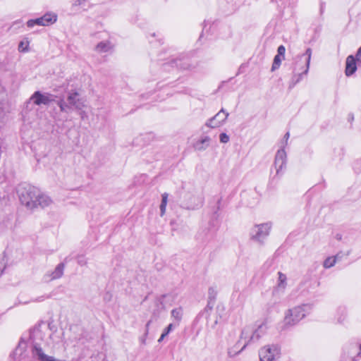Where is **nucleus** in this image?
<instances>
[{
    "label": "nucleus",
    "mask_w": 361,
    "mask_h": 361,
    "mask_svg": "<svg viewBox=\"0 0 361 361\" xmlns=\"http://www.w3.org/2000/svg\"><path fill=\"white\" fill-rule=\"evenodd\" d=\"M17 192L20 202L30 209L38 207L44 208L51 202L49 196L42 194L37 188L25 183L18 185Z\"/></svg>",
    "instance_id": "obj_1"
},
{
    "label": "nucleus",
    "mask_w": 361,
    "mask_h": 361,
    "mask_svg": "<svg viewBox=\"0 0 361 361\" xmlns=\"http://www.w3.org/2000/svg\"><path fill=\"white\" fill-rule=\"evenodd\" d=\"M267 329V326L265 322L258 325L255 329L250 326H247L243 328L241 331L240 338L233 346V348L237 350L240 347L243 341H244V343L240 349L237 352H235V354L242 352L248 345L257 343L266 334Z\"/></svg>",
    "instance_id": "obj_2"
},
{
    "label": "nucleus",
    "mask_w": 361,
    "mask_h": 361,
    "mask_svg": "<svg viewBox=\"0 0 361 361\" xmlns=\"http://www.w3.org/2000/svg\"><path fill=\"white\" fill-rule=\"evenodd\" d=\"M312 56V49L307 48L305 52L298 56L295 59L293 66V75L289 82L288 88L292 89L302 80V76L308 73L310 60Z\"/></svg>",
    "instance_id": "obj_3"
},
{
    "label": "nucleus",
    "mask_w": 361,
    "mask_h": 361,
    "mask_svg": "<svg viewBox=\"0 0 361 361\" xmlns=\"http://www.w3.org/2000/svg\"><path fill=\"white\" fill-rule=\"evenodd\" d=\"M311 308V305L303 304L288 310L280 326L281 331L287 330L298 324L309 313Z\"/></svg>",
    "instance_id": "obj_4"
},
{
    "label": "nucleus",
    "mask_w": 361,
    "mask_h": 361,
    "mask_svg": "<svg viewBox=\"0 0 361 361\" xmlns=\"http://www.w3.org/2000/svg\"><path fill=\"white\" fill-rule=\"evenodd\" d=\"M60 110L63 112H69L75 109L82 110L85 107L84 102L77 92H69L67 97V102L63 99H60L56 102Z\"/></svg>",
    "instance_id": "obj_5"
},
{
    "label": "nucleus",
    "mask_w": 361,
    "mask_h": 361,
    "mask_svg": "<svg viewBox=\"0 0 361 361\" xmlns=\"http://www.w3.org/2000/svg\"><path fill=\"white\" fill-rule=\"evenodd\" d=\"M281 348L277 344L267 345L259 350L260 361H274L279 357Z\"/></svg>",
    "instance_id": "obj_6"
},
{
    "label": "nucleus",
    "mask_w": 361,
    "mask_h": 361,
    "mask_svg": "<svg viewBox=\"0 0 361 361\" xmlns=\"http://www.w3.org/2000/svg\"><path fill=\"white\" fill-rule=\"evenodd\" d=\"M271 228V223L267 222L255 225L251 231V238L259 243H262L269 235Z\"/></svg>",
    "instance_id": "obj_7"
},
{
    "label": "nucleus",
    "mask_w": 361,
    "mask_h": 361,
    "mask_svg": "<svg viewBox=\"0 0 361 361\" xmlns=\"http://www.w3.org/2000/svg\"><path fill=\"white\" fill-rule=\"evenodd\" d=\"M55 96L49 93H42L40 91H35L29 100L26 102V107H28L29 104L32 102L34 104L40 106H48L51 102L55 101Z\"/></svg>",
    "instance_id": "obj_8"
},
{
    "label": "nucleus",
    "mask_w": 361,
    "mask_h": 361,
    "mask_svg": "<svg viewBox=\"0 0 361 361\" xmlns=\"http://www.w3.org/2000/svg\"><path fill=\"white\" fill-rule=\"evenodd\" d=\"M287 163V154L284 149V146H282L279 149L275 155L274 166L276 169V175L281 176L283 173V170L286 169Z\"/></svg>",
    "instance_id": "obj_9"
},
{
    "label": "nucleus",
    "mask_w": 361,
    "mask_h": 361,
    "mask_svg": "<svg viewBox=\"0 0 361 361\" xmlns=\"http://www.w3.org/2000/svg\"><path fill=\"white\" fill-rule=\"evenodd\" d=\"M287 163V154L284 149V146H282L279 149L275 155L274 166L276 169V175L281 176L283 173V170L286 169Z\"/></svg>",
    "instance_id": "obj_10"
},
{
    "label": "nucleus",
    "mask_w": 361,
    "mask_h": 361,
    "mask_svg": "<svg viewBox=\"0 0 361 361\" xmlns=\"http://www.w3.org/2000/svg\"><path fill=\"white\" fill-rule=\"evenodd\" d=\"M56 19L57 17L56 15L46 13L40 18L29 20L27 22V26L28 27H32L35 25L47 26L55 23Z\"/></svg>",
    "instance_id": "obj_11"
},
{
    "label": "nucleus",
    "mask_w": 361,
    "mask_h": 361,
    "mask_svg": "<svg viewBox=\"0 0 361 361\" xmlns=\"http://www.w3.org/2000/svg\"><path fill=\"white\" fill-rule=\"evenodd\" d=\"M184 201L188 209H195L203 204V197L200 195L188 193L184 197Z\"/></svg>",
    "instance_id": "obj_12"
},
{
    "label": "nucleus",
    "mask_w": 361,
    "mask_h": 361,
    "mask_svg": "<svg viewBox=\"0 0 361 361\" xmlns=\"http://www.w3.org/2000/svg\"><path fill=\"white\" fill-rule=\"evenodd\" d=\"M228 115V112L221 109L214 116L207 121L206 126L212 128H217L224 123Z\"/></svg>",
    "instance_id": "obj_13"
},
{
    "label": "nucleus",
    "mask_w": 361,
    "mask_h": 361,
    "mask_svg": "<svg viewBox=\"0 0 361 361\" xmlns=\"http://www.w3.org/2000/svg\"><path fill=\"white\" fill-rule=\"evenodd\" d=\"M357 59L353 55H349L346 58L345 73L347 76H350L355 73L357 70Z\"/></svg>",
    "instance_id": "obj_14"
},
{
    "label": "nucleus",
    "mask_w": 361,
    "mask_h": 361,
    "mask_svg": "<svg viewBox=\"0 0 361 361\" xmlns=\"http://www.w3.org/2000/svg\"><path fill=\"white\" fill-rule=\"evenodd\" d=\"M210 142L211 138L207 135H204L194 143L193 147L197 151H204L209 147Z\"/></svg>",
    "instance_id": "obj_15"
},
{
    "label": "nucleus",
    "mask_w": 361,
    "mask_h": 361,
    "mask_svg": "<svg viewBox=\"0 0 361 361\" xmlns=\"http://www.w3.org/2000/svg\"><path fill=\"white\" fill-rule=\"evenodd\" d=\"M64 268L65 264L63 262L59 263L55 269L50 274H47V276L50 277L49 280L58 279L63 276Z\"/></svg>",
    "instance_id": "obj_16"
},
{
    "label": "nucleus",
    "mask_w": 361,
    "mask_h": 361,
    "mask_svg": "<svg viewBox=\"0 0 361 361\" xmlns=\"http://www.w3.org/2000/svg\"><path fill=\"white\" fill-rule=\"evenodd\" d=\"M171 63L172 66H176V67H177L180 69H183V70H188V69H190L191 67V66L188 63V61L187 59H176L171 61Z\"/></svg>",
    "instance_id": "obj_17"
},
{
    "label": "nucleus",
    "mask_w": 361,
    "mask_h": 361,
    "mask_svg": "<svg viewBox=\"0 0 361 361\" xmlns=\"http://www.w3.org/2000/svg\"><path fill=\"white\" fill-rule=\"evenodd\" d=\"M348 315L347 308L344 306H340L337 308L336 318L338 323H343Z\"/></svg>",
    "instance_id": "obj_18"
},
{
    "label": "nucleus",
    "mask_w": 361,
    "mask_h": 361,
    "mask_svg": "<svg viewBox=\"0 0 361 361\" xmlns=\"http://www.w3.org/2000/svg\"><path fill=\"white\" fill-rule=\"evenodd\" d=\"M212 300H209L205 308L197 314L195 319L196 322H197L202 317H204L206 319L209 317V312L213 308V303H212Z\"/></svg>",
    "instance_id": "obj_19"
},
{
    "label": "nucleus",
    "mask_w": 361,
    "mask_h": 361,
    "mask_svg": "<svg viewBox=\"0 0 361 361\" xmlns=\"http://www.w3.org/2000/svg\"><path fill=\"white\" fill-rule=\"evenodd\" d=\"M111 48L109 42H101L96 46V51L99 53H105L110 50Z\"/></svg>",
    "instance_id": "obj_20"
},
{
    "label": "nucleus",
    "mask_w": 361,
    "mask_h": 361,
    "mask_svg": "<svg viewBox=\"0 0 361 361\" xmlns=\"http://www.w3.org/2000/svg\"><path fill=\"white\" fill-rule=\"evenodd\" d=\"M171 316L178 322V324L182 319L183 309L181 307H178L172 310Z\"/></svg>",
    "instance_id": "obj_21"
},
{
    "label": "nucleus",
    "mask_w": 361,
    "mask_h": 361,
    "mask_svg": "<svg viewBox=\"0 0 361 361\" xmlns=\"http://www.w3.org/2000/svg\"><path fill=\"white\" fill-rule=\"evenodd\" d=\"M283 59L282 58V56H279L278 54H276L274 56L273 64H272V66H271V71H276V69H278L280 67L281 61H282Z\"/></svg>",
    "instance_id": "obj_22"
},
{
    "label": "nucleus",
    "mask_w": 361,
    "mask_h": 361,
    "mask_svg": "<svg viewBox=\"0 0 361 361\" xmlns=\"http://www.w3.org/2000/svg\"><path fill=\"white\" fill-rule=\"evenodd\" d=\"M336 262V258H333L331 257H327L323 263V266L325 269H329L335 265Z\"/></svg>",
    "instance_id": "obj_23"
},
{
    "label": "nucleus",
    "mask_w": 361,
    "mask_h": 361,
    "mask_svg": "<svg viewBox=\"0 0 361 361\" xmlns=\"http://www.w3.org/2000/svg\"><path fill=\"white\" fill-rule=\"evenodd\" d=\"M279 274V286H283V288L285 287V286L286 285V274L281 273V272H279L278 273Z\"/></svg>",
    "instance_id": "obj_24"
},
{
    "label": "nucleus",
    "mask_w": 361,
    "mask_h": 361,
    "mask_svg": "<svg viewBox=\"0 0 361 361\" xmlns=\"http://www.w3.org/2000/svg\"><path fill=\"white\" fill-rule=\"evenodd\" d=\"M28 42H20L18 45V50L20 51H27L28 50Z\"/></svg>",
    "instance_id": "obj_25"
},
{
    "label": "nucleus",
    "mask_w": 361,
    "mask_h": 361,
    "mask_svg": "<svg viewBox=\"0 0 361 361\" xmlns=\"http://www.w3.org/2000/svg\"><path fill=\"white\" fill-rule=\"evenodd\" d=\"M219 140L222 143H227L229 141V136L225 133H221L219 135Z\"/></svg>",
    "instance_id": "obj_26"
},
{
    "label": "nucleus",
    "mask_w": 361,
    "mask_h": 361,
    "mask_svg": "<svg viewBox=\"0 0 361 361\" xmlns=\"http://www.w3.org/2000/svg\"><path fill=\"white\" fill-rule=\"evenodd\" d=\"M87 259L83 255L78 256V264L80 266H85L87 264Z\"/></svg>",
    "instance_id": "obj_27"
},
{
    "label": "nucleus",
    "mask_w": 361,
    "mask_h": 361,
    "mask_svg": "<svg viewBox=\"0 0 361 361\" xmlns=\"http://www.w3.org/2000/svg\"><path fill=\"white\" fill-rule=\"evenodd\" d=\"M285 52H286L285 47L283 45H280L277 49V54L279 56H281L282 58L284 59Z\"/></svg>",
    "instance_id": "obj_28"
},
{
    "label": "nucleus",
    "mask_w": 361,
    "mask_h": 361,
    "mask_svg": "<svg viewBox=\"0 0 361 361\" xmlns=\"http://www.w3.org/2000/svg\"><path fill=\"white\" fill-rule=\"evenodd\" d=\"M173 329V324H169L164 330L163 333L164 334H166L167 336Z\"/></svg>",
    "instance_id": "obj_29"
},
{
    "label": "nucleus",
    "mask_w": 361,
    "mask_h": 361,
    "mask_svg": "<svg viewBox=\"0 0 361 361\" xmlns=\"http://www.w3.org/2000/svg\"><path fill=\"white\" fill-rule=\"evenodd\" d=\"M168 201V194L166 192H164L161 195V205H165L166 206Z\"/></svg>",
    "instance_id": "obj_30"
},
{
    "label": "nucleus",
    "mask_w": 361,
    "mask_h": 361,
    "mask_svg": "<svg viewBox=\"0 0 361 361\" xmlns=\"http://www.w3.org/2000/svg\"><path fill=\"white\" fill-rule=\"evenodd\" d=\"M355 58L357 59V63L361 66V47L357 49Z\"/></svg>",
    "instance_id": "obj_31"
},
{
    "label": "nucleus",
    "mask_w": 361,
    "mask_h": 361,
    "mask_svg": "<svg viewBox=\"0 0 361 361\" xmlns=\"http://www.w3.org/2000/svg\"><path fill=\"white\" fill-rule=\"evenodd\" d=\"M348 359H352L353 360L356 361H361V345L360 346V350L357 355L355 357H348Z\"/></svg>",
    "instance_id": "obj_32"
},
{
    "label": "nucleus",
    "mask_w": 361,
    "mask_h": 361,
    "mask_svg": "<svg viewBox=\"0 0 361 361\" xmlns=\"http://www.w3.org/2000/svg\"><path fill=\"white\" fill-rule=\"evenodd\" d=\"M209 299L212 300H214V299H215L214 290L213 288H210L209 289Z\"/></svg>",
    "instance_id": "obj_33"
},
{
    "label": "nucleus",
    "mask_w": 361,
    "mask_h": 361,
    "mask_svg": "<svg viewBox=\"0 0 361 361\" xmlns=\"http://www.w3.org/2000/svg\"><path fill=\"white\" fill-rule=\"evenodd\" d=\"M160 212H161V216H163L166 212V206L165 205H161L160 204Z\"/></svg>",
    "instance_id": "obj_34"
},
{
    "label": "nucleus",
    "mask_w": 361,
    "mask_h": 361,
    "mask_svg": "<svg viewBox=\"0 0 361 361\" xmlns=\"http://www.w3.org/2000/svg\"><path fill=\"white\" fill-rule=\"evenodd\" d=\"M290 137V133L288 132H287L285 135H284V137H283V139L285 140V144H284V147L285 145H287V142H288V140Z\"/></svg>",
    "instance_id": "obj_35"
},
{
    "label": "nucleus",
    "mask_w": 361,
    "mask_h": 361,
    "mask_svg": "<svg viewBox=\"0 0 361 361\" xmlns=\"http://www.w3.org/2000/svg\"><path fill=\"white\" fill-rule=\"evenodd\" d=\"M150 323H151V321L149 320V322H147V323L145 325V336H147V334H148Z\"/></svg>",
    "instance_id": "obj_36"
},
{
    "label": "nucleus",
    "mask_w": 361,
    "mask_h": 361,
    "mask_svg": "<svg viewBox=\"0 0 361 361\" xmlns=\"http://www.w3.org/2000/svg\"><path fill=\"white\" fill-rule=\"evenodd\" d=\"M85 1V0H76V1L75 2V4H73V6H79V5H81L82 4H84Z\"/></svg>",
    "instance_id": "obj_37"
},
{
    "label": "nucleus",
    "mask_w": 361,
    "mask_h": 361,
    "mask_svg": "<svg viewBox=\"0 0 361 361\" xmlns=\"http://www.w3.org/2000/svg\"><path fill=\"white\" fill-rule=\"evenodd\" d=\"M333 258H336V262L338 261V260H341L342 256L341 255V253H338L337 255H336L335 256L332 257Z\"/></svg>",
    "instance_id": "obj_38"
},
{
    "label": "nucleus",
    "mask_w": 361,
    "mask_h": 361,
    "mask_svg": "<svg viewBox=\"0 0 361 361\" xmlns=\"http://www.w3.org/2000/svg\"><path fill=\"white\" fill-rule=\"evenodd\" d=\"M146 337L147 336L145 334L143 337L140 338V342L142 344H145Z\"/></svg>",
    "instance_id": "obj_39"
},
{
    "label": "nucleus",
    "mask_w": 361,
    "mask_h": 361,
    "mask_svg": "<svg viewBox=\"0 0 361 361\" xmlns=\"http://www.w3.org/2000/svg\"><path fill=\"white\" fill-rule=\"evenodd\" d=\"M166 336V334H161L160 338L158 339V342H161Z\"/></svg>",
    "instance_id": "obj_40"
},
{
    "label": "nucleus",
    "mask_w": 361,
    "mask_h": 361,
    "mask_svg": "<svg viewBox=\"0 0 361 361\" xmlns=\"http://www.w3.org/2000/svg\"><path fill=\"white\" fill-rule=\"evenodd\" d=\"M341 361H356V360H353L352 359H348V358L345 357V358L343 359Z\"/></svg>",
    "instance_id": "obj_41"
},
{
    "label": "nucleus",
    "mask_w": 361,
    "mask_h": 361,
    "mask_svg": "<svg viewBox=\"0 0 361 361\" xmlns=\"http://www.w3.org/2000/svg\"><path fill=\"white\" fill-rule=\"evenodd\" d=\"M44 300V297L42 296V297H40V298H38V299H36L35 301H42V300Z\"/></svg>",
    "instance_id": "obj_42"
},
{
    "label": "nucleus",
    "mask_w": 361,
    "mask_h": 361,
    "mask_svg": "<svg viewBox=\"0 0 361 361\" xmlns=\"http://www.w3.org/2000/svg\"><path fill=\"white\" fill-rule=\"evenodd\" d=\"M80 114L81 115L82 118H84V115H85V112L84 111H81L80 113Z\"/></svg>",
    "instance_id": "obj_43"
},
{
    "label": "nucleus",
    "mask_w": 361,
    "mask_h": 361,
    "mask_svg": "<svg viewBox=\"0 0 361 361\" xmlns=\"http://www.w3.org/2000/svg\"><path fill=\"white\" fill-rule=\"evenodd\" d=\"M350 119H352V120H353V119H354V117H353V116H352L351 117H350Z\"/></svg>",
    "instance_id": "obj_44"
},
{
    "label": "nucleus",
    "mask_w": 361,
    "mask_h": 361,
    "mask_svg": "<svg viewBox=\"0 0 361 361\" xmlns=\"http://www.w3.org/2000/svg\"><path fill=\"white\" fill-rule=\"evenodd\" d=\"M350 119H352V120H353V119H354V117H353V116H352L351 117H350Z\"/></svg>",
    "instance_id": "obj_45"
}]
</instances>
